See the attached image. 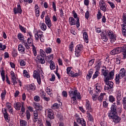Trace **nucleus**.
Returning a JSON list of instances; mask_svg holds the SVG:
<instances>
[{
	"instance_id": "obj_39",
	"label": "nucleus",
	"mask_w": 126,
	"mask_h": 126,
	"mask_svg": "<svg viewBox=\"0 0 126 126\" xmlns=\"http://www.w3.org/2000/svg\"><path fill=\"white\" fill-rule=\"evenodd\" d=\"M104 95H105V93H101L100 95L98 97V101H99L100 102L103 101V99L104 98Z\"/></svg>"
},
{
	"instance_id": "obj_53",
	"label": "nucleus",
	"mask_w": 126,
	"mask_h": 126,
	"mask_svg": "<svg viewBox=\"0 0 126 126\" xmlns=\"http://www.w3.org/2000/svg\"><path fill=\"white\" fill-rule=\"evenodd\" d=\"M41 98L39 97L38 95H35L34 96V100L35 102H39Z\"/></svg>"
},
{
	"instance_id": "obj_27",
	"label": "nucleus",
	"mask_w": 126,
	"mask_h": 126,
	"mask_svg": "<svg viewBox=\"0 0 126 126\" xmlns=\"http://www.w3.org/2000/svg\"><path fill=\"white\" fill-rule=\"evenodd\" d=\"M108 35L111 40H115V35H114L113 32H108Z\"/></svg>"
},
{
	"instance_id": "obj_43",
	"label": "nucleus",
	"mask_w": 126,
	"mask_h": 126,
	"mask_svg": "<svg viewBox=\"0 0 126 126\" xmlns=\"http://www.w3.org/2000/svg\"><path fill=\"white\" fill-rule=\"evenodd\" d=\"M40 55H39L37 56H41V57H42L43 58H45V57H46V54H45V51H44L42 49L40 50Z\"/></svg>"
},
{
	"instance_id": "obj_55",
	"label": "nucleus",
	"mask_w": 126,
	"mask_h": 126,
	"mask_svg": "<svg viewBox=\"0 0 126 126\" xmlns=\"http://www.w3.org/2000/svg\"><path fill=\"white\" fill-rule=\"evenodd\" d=\"M53 59H54V54H51V55L46 57V60H48V61H50V60H53Z\"/></svg>"
},
{
	"instance_id": "obj_13",
	"label": "nucleus",
	"mask_w": 126,
	"mask_h": 126,
	"mask_svg": "<svg viewBox=\"0 0 126 126\" xmlns=\"http://www.w3.org/2000/svg\"><path fill=\"white\" fill-rule=\"evenodd\" d=\"M45 23L47 25L48 27H49V28H51L52 27V22L51 21L50 17H49V15H47L45 17Z\"/></svg>"
},
{
	"instance_id": "obj_18",
	"label": "nucleus",
	"mask_w": 126,
	"mask_h": 126,
	"mask_svg": "<svg viewBox=\"0 0 126 126\" xmlns=\"http://www.w3.org/2000/svg\"><path fill=\"white\" fill-rule=\"evenodd\" d=\"M21 106H22V104L20 102H15L14 103V107L16 110H17V111H19V110H20Z\"/></svg>"
},
{
	"instance_id": "obj_25",
	"label": "nucleus",
	"mask_w": 126,
	"mask_h": 126,
	"mask_svg": "<svg viewBox=\"0 0 126 126\" xmlns=\"http://www.w3.org/2000/svg\"><path fill=\"white\" fill-rule=\"evenodd\" d=\"M95 88L96 93H100L101 92V90H102V87L100 86L98 84L95 85Z\"/></svg>"
},
{
	"instance_id": "obj_44",
	"label": "nucleus",
	"mask_w": 126,
	"mask_h": 126,
	"mask_svg": "<svg viewBox=\"0 0 126 126\" xmlns=\"http://www.w3.org/2000/svg\"><path fill=\"white\" fill-rule=\"evenodd\" d=\"M97 18L98 20H100V19L102 18V13H101L100 10L98 11V13L97 14Z\"/></svg>"
},
{
	"instance_id": "obj_31",
	"label": "nucleus",
	"mask_w": 126,
	"mask_h": 126,
	"mask_svg": "<svg viewBox=\"0 0 126 126\" xmlns=\"http://www.w3.org/2000/svg\"><path fill=\"white\" fill-rule=\"evenodd\" d=\"M101 39L104 42H107V41H108V37L106 35V33L104 34V32H102L101 34Z\"/></svg>"
},
{
	"instance_id": "obj_20",
	"label": "nucleus",
	"mask_w": 126,
	"mask_h": 126,
	"mask_svg": "<svg viewBox=\"0 0 126 126\" xmlns=\"http://www.w3.org/2000/svg\"><path fill=\"white\" fill-rule=\"evenodd\" d=\"M122 33L123 36L126 37V23H124L122 25Z\"/></svg>"
},
{
	"instance_id": "obj_1",
	"label": "nucleus",
	"mask_w": 126,
	"mask_h": 126,
	"mask_svg": "<svg viewBox=\"0 0 126 126\" xmlns=\"http://www.w3.org/2000/svg\"><path fill=\"white\" fill-rule=\"evenodd\" d=\"M109 70L108 69H102L101 73L104 77H105V81H109V80H112L114 79V75L115 74V70L111 71L109 74Z\"/></svg>"
},
{
	"instance_id": "obj_61",
	"label": "nucleus",
	"mask_w": 126,
	"mask_h": 126,
	"mask_svg": "<svg viewBox=\"0 0 126 126\" xmlns=\"http://www.w3.org/2000/svg\"><path fill=\"white\" fill-rule=\"evenodd\" d=\"M6 94V91H4V92H2L1 94V97L2 99H3V98H4V97H5V95Z\"/></svg>"
},
{
	"instance_id": "obj_45",
	"label": "nucleus",
	"mask_w": 126,
	"mask_h": 126,
	"mask_svg": "<svg viewBox=\"0 0 126 126\" xmlns=\"http://www.w3.org/2000/svg\"><path fill=\"white\" fill-rule=\"evenodd\" d=\"M26 115H27V118L28 120H30V117H31V114L30 113V112L29 110L26 111Z\"/></svg>"
},
{
	"instance_id": "obj_4",
	"label": "nucleus",
	"mask_w": 126,
	"mask_h": 126,
	"mask_svg": "<svg viewBox=\"0 0 126 126\" xmlns=\"http://www.w3.org/2000/svg\"><path fill=\"white\" fill-rule=\"evenodd\" d=\"M113 115H117V105L113 103L111 107L110 112L108 114L109 117H113Z\"/></svg>"
},
{
	"instance_id": "obj_40",
	"label": "nucleus",
	"mask_w": 126,
	"mask_h": 126,
	"mask_svg": "<svg viewBox=\"0 0 126 126\" xmlns=\"http://www.w3.org/2000/svg\"><path fill=\"white\" fill-rule=\"evenodd\" d=\"M41 36V34L40 32H37L35 34V38L36 41H39V39H40V37Z\"/></svg>"
},
{
	"instance_id": "obj_9",
	"label": "nucleus",
	"mask_w": 126,
	"mask_h": 126,
	"mask_svg": "<svg viewBox=\"0 0 126 126\" xmlns=\"http://www.w3.org/2000/svg\"><path fill=\"white\" fill-rule=\"evenodd\" d=\"M86 109L87 111V113L92 112V108H91V105H90V102L89 100L86 101Z\"/></svg>"
},
{
	"instance_id": "obj_54",
	"label": "nucleus",
	"mask_w": 126,
	"mask_h": 126,
	"mask_svg": "<svg viewBox=\"0 0 126 126\" xmlns=\"http://www.w3.org/2000/svg\"><path fill=\"white\" fill-rule=\"evenodd\" d=\"M108 4H109V5L111 6V8H112V9H114V8H115V4H114V3L112 2H110V1H108L107 2Z\"/></svg>"
},
{
	"instance_id": "obj_22",
	"label": "nucleus",
	"mask_w": 126,
	"mask_h": 126,
	"mask_svg": "<svg viewBox=\"0 0 126 126\" xmlns=\"http://www.w3.org/2000/svg\"><path fill=\"white\" fill-rule=\"evenodd\" d=\"M116 94V98L117 100L121 101V100H122V92H121V91H117Z\"/></svg>"
},
{
	"instance_id": "obj_42",
	"label": "nucleus",
	"mask_w": 126,
	"mask_h": 126,
	"mask_svg": "<svg viewBox=\"0 0 126 126\" xmlns=\"http://www.w3.org/2000/svg\"><path fill=\"white\" fill-rule=\"evenodd\" d=\"M39 95H40L41 98H42V99H43L46 96V94L45 92H44V91H41L39 94Z\"/></svg>"
},
{
	"instance_id": "obj_63",
	"label": "nucleus",
	"mask_w": 126,
	"mask_h": 126,
	"mask_svg": "<svg viewBox=\"0 0 126 126\" xmlns=\"http://www.w3.org/2000/svg\"><path fill=\"white\" fill-rule=\"evenodd\" d=\"M52 91V90H50V89L47 88L46 92L48 95H51L52 93L51 92Z\"/></svg>"
},
{
	"instance_id": "obj_28",
	"label": "nucleus",
	"mask_w": 126,
	"mask_h": 126,
	"mask_svg": "<svg viewBox=\"0 0 126 126\" xmlns=\"http://www.w3.org/2000/svg\"><path fill=\"white\" fill-rule=\"evenodd\" d=\"M83 36L86 43H88V34L87 33V32H84Z\"/></svg>"
},
{
	"instance_id": "obj_2",
	"label": "nucleus",
	"mask_w": 126,
	"mask_h": 126,
	"mask_svg": "<svg viewBox=\"0 0 126 126\" xmlns=\"http://www.w3.org/2000/svg\"><path fill=\"white\" fill-rule=\"evenodd\" d=\"M69 95L71 98V102L72 103V104H74L77 101V100H76V97L77 99H79V100H80V99H81L80 93H77V90H75L74 91H69Z\"/></svg>"
},
{
	"instance_id": "obj_50",
	"label": "nucleus",
	"mask_w": 126,
	"mask_h": 126,
	"mask_svg": "<svg viewBox=\"0 0 126 126\" xmlns=\"http://www.w3.org/2000/svg\"><path fill=\"white\" fill-rule=\"evenodd\" d=\"M29 89L30 90H35V85L33 84L29 85Z\"/></svg>"
},
{
	"instance_id": "obj_17",
	"label": "nucleus",
	"mask_w": 126,
	"mask_h": 126,
	"mask_svg": "<svg viewBox=\"0 0 126 126\" xmlns=\"http://www.w3.org/2000/svg\"><path fill=\"white\" fill-rule=\"evenodd\" d=\"M5 112L3 113L4 117L5 120L8 123L9 121H10V118L9 117V115H8V113H7V112H6V109H4Z\"/></svg>"
},
{
	"instance_id": "obj_5",
	"label": "nucleus",
	"mask_w": 126,
	"mask_h": 126,
	"mask_svg": "<svg viewBox=\"0 0 126 126\" xmlns=\"http://www.w3.org/2000/svg\"><path fill=\"white\" fill-rule=\"evenodd\" d=\"M99 4L101 10H102V11H104V12L107 11V6L106 5L105 2H104V0H101L100 1Z\"/></svg>"
},
{
	"instance_id": "obj_32",
	"label": "nucleus",
	"mask_w": 126,
	"mask_h": 126,
	"mask_svg": "<svg viewBox=\"0 0 126 126\" xmlns=\"http://www.w3.org/2000/svg\"><path fill=\"white\" fill-rule=\"evenodd\" d=\"M39 25L41 29L43 31H46L47 29V26H46V24H45V23H40Z\"/></svg>"
},
{
	"instance_id": "obj_48",
	"label": "nucleus",
	"mask_w": 126,
	"mask_h": 126,
	"mask_svg": "<svg viewBox=\"0 0 126 126\" xmlns=\"http://www.w3.org/2000/svg\"><path fill=\"white\" fill-rule=\"evenodd\" d=\"M109 101L110 102H111V103H113V102H115V100H116V99L113 95L109 96Z\"/></svg>"
},
{
	"instance_id": "obj_11",
	"label": "nucleus",
	"mask_w": 126,
	"mask_h": 126,
	"mask_svg": "<svg viewBox=\"0 0 126 126\" xmlns=\"http://www.w3.org/2000/svg\"><path fill=\"white\" fill-rule=\"evenodd\" d=\"M44 57H43L41 56H37L36 57V60H37V62L39 63H41V64H44L45 63H46V61H45Z\"/></svg>"
},
{
	"instance_id": "obj_59",
	"label": "nucleus",
	"mask_w": 126,
	"mask_h": 126,
	"mask_svg": "<svg viewBox=\"0 0 126 126\" xmlns=\"http://www.w3.org/2000/svg\"><path fill=\"white\" fill-rule=\"evenodd\" d=\"M120 75L119 74H117L116 76V82H120Z\"/></svg>"
},
{
	"instance_id": "obj_38",
	"label": "nucleus",
	"mask_w": 126,
	"mask_h": 126,
	"mask_svg": "<svg viewBox=\"0 0 126 126\" xmlns=\"http://www.w3.org/2000/svg\"><path fill=\"white\" fill-rule=\"evenodd\" d=\"M23 75L24 77H27V78H29V77H30L29 73H28V72H27V70H24Z\"/></svg>"
},
{
	"instance_id": "obj_12",
	"label": "nucleus",
	"mask_w": 126,
	"mask_h": 126,
	"mask_svg": "<svg viewBox=\"0 0 126 126\" xmlns=\"http://www.w3.org/2000/svg\"><path fill=\"white\" fill-rule=\"evenodd\" d=\"M39 119V114H38V110H35L33 112V122L34 123H37Z\"/></svg>"
},
{
	"instance_id": "obj_23",
	"label": "nucleus",
	"mask_w": 126,
	"mask_h": 126,
	"mask_svg": "<svg viewBox=\"0 0 126 126\" xmlns=\"http://www.w3.org/2000/svg\"><path fill=\"white\" fill-rule=\"evenodd\" d=\"M93 74V69H91L89 71V73L86 77V78L88 80H89L92 77V75Z\"/></svg>"
},
{
	"instance_id": "obj_29",
	"label": "nucleus",
	"mask_w": 126,
	"mask_h": 126,
	"mask_svg": "<svg viewBox=\"0 0 126 126\" xmlns=\"http://www.w3.org/2000/svg\"><path fill=\"white\" fill-rule=\"evenodd\" d=\"M87 114L88 117V121H89L91 123H93L94 122V119L93 118V116H92V115H91V114L89 113V112H88Z\"/></svg>"
},
{
	"instance_id": "obj_8",
	"label": "nucleus",
	"mask_w": 126,
	"mask_h": 126,
	"mask_svg": "<svg viewBox=\"0 0 126 126\" xmlns=\"http://www.w3.org/2000/svg\"><path fill=\"white\" fill-rule=\"evenodd\" d=\"M48 117L50 120H54L55 119V114L52 109H49L47 111Z\"/></svg>"
},
{
	"instance_id": "obj_52",
	"label": "nucleus",
	"mask_w": 126,
	"mask_h": 126,
	"mask_svg": "<svg viewBox=\"0 0 126 126\" xmlns=\"http://www.w3.org/2000/svg\"><path fill=\"white\" fill-rule=\"evenodd\" d=\"M75 55L76 57H79L81 55V51L76 50L75 51Z\"/></svg>"
},
{
	"instance_id": "obj_57",
	"label": "nucleus",
	"mask_w": 126,
	"mask_h": 126,
	"mask_svg": "<svg viewBox=\"0 0 126 126\" xmlns=\"http://www.w3.org/2000/svg\"><path fill=\"white\" fill-rule=\"evenodd\" d=\"M82 126H86V122L84 121V119H82V121L80 123Z\"/></svg>"
},
{
	"instance_id": "obj_58",
	"label": "nucleus",
	"mask_w": 126,
	"mask_h": 126,
	"mask_svg": "<svg viewBox=\"0 0 126 126\" xmlns=\"http://www.w3.org/2000/svg\"><path fill=\"white\" fill-rule=\"evenodd\" d=\"M12 82L13 83V85L17 84V81H16V78H11Z\"/></svg>"
},
{
	"instance_id": "obj_24",
	"label": "nucleus",
	"mask_w": 126,
	"mask_h": 126,
	"mask_svg": "<svg viewBox=\"0 0 126 126\" xmlns=\"http://www.w3.org/2000/svg\"><path fill=\"white\" fill-rule=\"evenodd\" d=\"M69 22L70 23V25L72 26V25H75L76 24V21L73 18V17H70L69 18Z\"/></svg>"
},
{
	"instance_id": "obj_14",
	"label": "nucleus",
	"mask_w": 126,
	"mask_h": 126,
	"mask_svg": "<svg viewBox=\"0 0 126 126\" xmlns=\"http://www.w3.org/2000/svg\"><path fill=\"white\" fill-rule=\"evenodd\" d=\"M72 13L73 14V17L77 18L76 27L77 28H78L79 26H80V24L79 23V18L77 17V14L75 12V11L73 10L72 11Z\"/></svg>"
},
{
	"instance_id": "obj_56",
	"label": "nucleus",
	"mask_w": 126,
	"mask_h": 126,
	"mask_svg": "<svg viewBox=\"0 0 126 126\" xmlns=\"http://www.w3.org/2000/svg\"><path fill=\"white\" fill-rule=\"evenodd\" d=\"M92 98H93V100L94 101H96V100H97V99H98V95L97 94H93V96H92Z\"/></svg>"
},
{
	"instance_id": "obj_64",
	"label": "nucleus",
	"mask_w": 126,
	"mask_h": 126,
	"mask_svg": "<svg viewBox=\"0 0 126 126\" xmlns=\"http://www.w3.org/2000/svg\"><path fill=\"white\" fill-rule=\"evenodd\" d=\"M60 13L61 17H63V8L60 9Z\"/></svg>"
},
{
	"instance_id": "obj_26",
	"label": "nucleus",
	"mask_w": 126,
	"mask_h": 126,
	"mask_svg": "<svg viewBox=\"0 0 126 126\" xmlns=\"http://www.w3.org/2000/svg\"><path fill=\"white\" fill-rule=\"evenodd\" d=\"M119 74L120 75L121 77H124L126 75V70L124 68H122Z\"/></svg>"
},
{
	"instance_id": "obj_62",
	"label": "nucleus",
	"mask_w": 126,
	"mask_h": 126,
	"mask_svg": "<svg viewBox=\"0 0 126 126\" xmlns=\"http://www.w3.org/2000/svg\"><path fill=\"white\" fill-rule=\"evenodd\" d=\"M116 63L117 64H120V63H121V58L120 57L116 58Z\"/></svg>"
},
{
	"instance_id": "obj_30",
	"label": "nucleus",
	"mask_w": 126,
	"mask_h": 126,
	"mask_svg": "<svg viewBox=\"0 0 126 126\" xmlns=\"http://www.w3.org/2000/svg\"><path fill=\"white\" fill-rule=\"evenodd\" d=\"M50 68L51 70L55 69L56 68V65H55V63L52 60L50 61Z\"/></svg>"
},
{
	"instance_id": "obj_60",
	"label": "nucleus",
	"mask_w": 126,
	"mask_h": 126,
	"mask_svg": "<svg viewBox=\"0 0 126 126\" xmlns=\"http://www.w3.org/2000/svg\"><path fill=\"white\" fill-rule=\"evenodd\" d=\"M20 65L21 66H25V65H26V62H25V61L22 60L20 63Z\"/></svg>"
},
{
	"instance_id": "obj_6",
	"label": "nucleus",
	"mask_w": 126,
	"mask_h": 126,
	"mask_svg": "<svg viewBox=\"0 0 126 126\" xmlns=\"http://www.w3.org/2000/svg\"><path fill=\"white\" fill-rule=\"evenodd\" d=\"M109 117H110V118H112L115 124H119V123L121 122V120H122L121 117L118 116L117 114H113L112 116H109Z\"/></svg>"
},
{
	"instance_id": "obj_15",
	"label": "nucleus",
	"mask_w": 126,
	"mask_h": 126,
	"mask_svg": "<svg viewBox=\"0 0 126 126\" xmlns=\"http://www.w3.org/2000/svg\"><path fill=\"white\" fill-rule=\"evenodd\" d=\"M120 49L121 53H123V55L124 56V59H126V45H124L123 47H119Z\"/></svg>"
},
{
	"instance_id": "obj_37",
	"label": "nucleus",
	"mask_w": 126,
	"mask_h": 126,
	"mask_svg": "<svg viewBox=\"0 0 126 126\" xmlns=\"http://www.w3.org/2000/svg\"><path fill=\"white\" fill-rule=\"evenodd\" d=\"M76 50L77 51H79L80 52H82V50H83V46L82 45H79L76 46Z\"/></svg>"
},
{
	"instance_id": "obj_21",
	"label": "nucleus",
	"mask_w": 126,
	"mask_h": 126,
	"mask_svg": "<svg viewBox=\"0 0 126 126\" xmlns=\"http://www.w3.org/2000/svg\"><path fill=\"white\" fill-rule=\"evenodd\" d=\"M18 51L21 52L22 54H25V48L23 47V45L19 44L18 46Z\"/></svg>"
},
{
	"instance_id": "obj_7",
	"label": "nucleus",
	"mask_w": 126,
	"mask_h": 126,
	"mask_svg": "<svg viewBox=\"0 0 126 126\" xmlns=\"http://www.w3.org/2000/svg\"><path fill=\"white\" fill-rule=\"evenodd\" d=\"M107 81L106 83V85L104 87L105 90H109V89H111L113 88V86L114 85V83L112 82L105 81Z\"/></svg>"
},
{
	"instance_id": "obj_51",
	"label": "nucleus",
	"mask_w": 126,
	"mask_h": 126,
	"mask_svg": "<svg viewBox=\"0 0 126 126\" xmlns=\"http://www.w3.org/2000/svg\"><path fill=\"white\" fill-rule=\"evenodd\" d=\"M1 76L2 77V81H4L5 79V76L4 75V70H2L1 71Z\"/></svg>"
},
{
	"instance_id": "obj_3",
	"label": "nucleus",
	"mask_w": 126,
	"mask_h": 126,
	"mask_svg": "<svg viewBox=\"0 0 126 126\" xmlns=\"http://www.w3.org/2000/svg\"><path fill=\"white\" fill-rule=\"evenodd\" d=\"M27 43L32 46L33 54L34 57H36V56H37V50H36V47H35V46L33 45V39L32 37H29L28 38Z\"/></svg>"
},
{
	"instance_id": "obj_10",
	"label": "nucleus",
	"mask_w": 126,
	"mask_h": 126,
	"mask_svg": "<svg viewBox=\"0 0 126 126\" xmlns=\"http://www.w3.org/2000/svg\"><path fill=\"white\" fill-rule=\"evenodd\" d=\"M14 12L15 14H17V13L21 14L22 13V9H21L20 4L17 5V8H14Z\"/></svg>"
},
{
	"instance_id": "obj_46",
	"label": "nucleus",
	"mask_w": 126,
	"mask_h": 126,
	"mask_svg": "<svg viewBox=\"0 0 126 126\" xmlns=\"http://www.w3.org/2000/svg\"><path fill=\"white\" fill-rule=\"evenodd\" d=\"M98 75H99V71H95L94 74L93 76V79H95V78L98 77Z\"/></svg>"
},
{
	"instance_id": "obj_41",
	"label": "nucleus",
	"mask_w": 126,
	"mask_h": 126,
	"mask_svg": "<svg viewBox=\"0 0 126 126\" xmlns=\"http://www.w3.org/2000/svg\"><path fill=\"white\" fill-rule=\"evenodd\" d=\"M45 52L46 54H51V53H52V48L50 47H47L45 48Z\"/></svg>"
},
{
	"instance_id": "obj_35",
	"label": "nucleus",
	"mask_w": 126,
	"mask_h": 126,
	"mask_svg": "<svg viewBox=\"0 0 126 126\" xmlns=\"http://www.w3.org/2000/svg\"><path fill=\"white\" fill-rule=\"evenodd\" d=\"M20 124L21 126H27V122L25 120H20Z\"/></svg>"
},
{
	"instance_id": "obj_19",
	"label": "nucleus",
	"mask_w": 126,
	"mask_h": 126,
	"mask_svg": "<svg viewBox=\"0 0 126 126\" xmlns=\"http://www.w3.org/2000/svg\"><path fill=\"white\" fill-rule=\"evenodd\" d=\"M34 108L36 109L37 111H38L39 112H40V111H42V110H43V107H42V106H41L40 104L38 103H35Z\"/></svg>"
},
{
	"instance_id": "obj_47",
	"label": "nucleus",
	"mask_w": 126,
	"mask_h": 126,
	"mask_svg": "<svg viewBox=\"0 0 126 126\" xmlns=\"http://www.w3.org/2000/svg\"><path fill=\"white\" fill-rule=\"evenodd\" d=\"M19 28L22 32H24V33H26V28L22 27L21 25H19Z\"/></svg>"
},
{
	"instance_id": "obj_34",
	"label": "nucleus",
	"mask_w": 126,
	"mask_h": 126,
	"mask_svg": "<svg viewBox=\"0 0 126 126\" xmlns=\"http://www.w3.org/2000/svg\"><path fill=\"white\" fill-rule=\"evenodd\" d=\"M34 78H38L40 77V71H34L33 73Z\"/></svg>"
},
{
	"instance_id": "obj_16",
	"label": "nucleus",
	"mask_w": 126,
	"mask_h": 126,
	"mask_svg": "<svg viewBox=\"0 0 126 126\" xmlns=\"http://www.w3.org/2000/svg\"><path fill=\"white\" fill-rule=\"evenodd\" d=\"M121 53V49L120 47L115 48L110 52V54L112 55H118Z\"/></svg>"
},
{
	"instance_id": "obj_36",
	"label": "nucleus",
	"mask_w": 126,
	"mask_h": 126,
	"mask_svg": "<svg viewBox=\"0 0 126 126\" xmlns=\"http://www.w3.org/2000/svg\"><path fill=\"white\" fill-rule=\"evenodd\" d=\"M122 104H123L124 110H126V96L123 98Z\"/></svg>"
},
{
	"instance_id": "obj_33",
	"label": "nucleus",
	"mask_w": 126,
	"mask_h": 126,
	"mask_svg": "<svg viewBox=\"0 0 126 126\" xmlns=\"http://www.w3.org/2000/svg\"><path fill=\"white\" fill-rule=\"evenodd\" d=\"M18 38L20 41H23V42H25V41H24V36L21 33L18 34Z\"/></svg>"
},
{
	"instance_id": "obj_49",
	"label": "nucleus",
	"mask_w": 126,
	"mask_h": 126,
	"mask_svg": "<svg viewBox=\"0 0 126 126\" xmlns=\"http://www.w3.org/2000/svg\"><path fill=\"white\" fill-rule=\"evenodd\" d=\"M59 107V104L58 103H54L52 106V108L53 110H56V109H58Z\"/></svg>"
}]
</instances>
